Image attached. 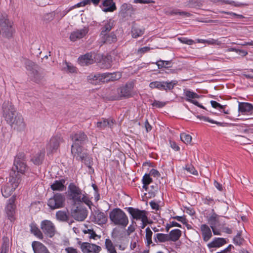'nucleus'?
Masks as SVG:
<instances>
[{"label": "nucleus", "mask_w": 253, "mask_h": 253, "mask_svg": "<svg viewBox=\"0 0 253 253\" xmlns=\"http://www.w3.org/2000/svg\"><path fill=\"white\" fill-rule=\"evenodd\" d=\"M20 177L13 170L10 173L8 182L1 188V193L3 197L6 198L10 196L13 192L18 187L20 182Z\"/></svg>", "instance_id": "f257e3e1"}, {"label": "nucleus", "mask_w": 253, "mask_h": 253, "mask_svg": "<svg viewBox=\"0 0 253 253\" xmlns=\"http://www.w3.org/2000/svg\"><path fill=\"white\" fill-rule=\"evenodd\" d=\"M69 196L75 204H78L84 202L87 205L90 203L88 198L82 193L80 188L73 184H70L68 187Z\"/></svg>", "instance_id": "f03ea898"}, {"label": "nucleus", "mask_w": 253, "mask_h": 253, "mask_svg": "<svg viewBox=\"0 0 253 253\" xmlns=\"http://www.w3.org/2000/svg\"><path fill=\"white\" fill-rule=\"evenodd\" d=\"M109 218L114 225L125 227L126 226V213L119 208L112 210L109 213Z\"/></svg>", "instance_id": "7ed1b4c3"}, {"label": "nucleus", "mask_w": 253, "mask_h": 253, "mask_svg": "<svg viewBox=\"0 0 253 253\" xmlns=\"http://www.w3.org/2000/svg\"><path fill=\"white\" fill-rule=\"evenodd\" d=\"M13 24V22L8 18L7 15H0V34L1 33L3 36L7 38L11 37L15 32Z\"/></svg>", "instance_id": "20e7f679"}, {"label": "nucleus", "mask_w": 253, "mask_h": 253, "mask_svg": "<svg viewBox=\"0 0 253 253\" xmlns=\"http://www.w3.org/2000/svg\"><path fill=\"white\" fill-rule=\"evenodd\" d=\"M28 169L26 164L25 155L23 153H18L14 161L13 170L15 171L21 177L20 174H24Z\"/></svg>", "instance_id": "39448f33"}, {"label": "nucleus", "mask_w": 253, "mask_h": 253, "mask_svg": "<svg viewBox=\"0 0 253 253\" xmlns=\"http://www.w3.org/2000/svg\"><path fill=\"white\" fill-rule=\"evenodd\" d=\"M64 202V196L61 194L57 193L48 200L47 205L51 209L54 210L63 207Z\"/></svg>", "instance_id": "423d86ee"}, {"label": "nucleus", "mask_w": 253, "mask_h": 253, "mask_svg": "<svg viewBox=\"0 0 253 253\" xmlns=\"http://www.w3.org/2000/svg\"><path fill=\"white\" fill-rule=\"evenodd\" d=\"M62 142L63 139L60 134H56L52 136L47 144V154L52 153L56 151Z\"/></svg>", "instance_id": "0eeeda50"}, {"label": "nucleus", "mask_w": 253, "mask_h": 253, "mask_svg": "<svg viewBox=\"0 0 253 253\" xmlns=\"http://www.w3.org/2000/svg\"><path fill=\"white\" fill-rule=\"evenodd\" d=\"M98 57H100L99 55L94 53H88L79 57L78 62L81 65L85 66L98 62Z\"/></svg>", "instance_id": "6e6552de"}, {"label": "nucleus", "mask_w": 253, "mask_h": 253, "mask_svg": "<svg viewBox=\"0 0 253 253\" xmlns=\"http://www.w3.org/2000/svg\"><path fill=\"white\" fill-rule=\"evenodd\" d=\"M71 153L76 159L85 161L87 154L84 152L82 147L77 143H73L71 147Z\"/></svg>", "instance_id": "1a4fd4ad"}, {"label": "nucleus", "mask_w": 253, "mask_h": 253, "mask_svg": "<svg viewBox=\"0 0 253 253\" xmlns=\"http://www.w3.org/2000/svg\"><path fill=\"white\" fill-rule=\"evenodd\" d=\"M42 231L49 237H52L55 231V228L53 223L50 220H44L41 223Z\"/></svg>", "instance_id": "9d476101"}, {"label": "nucleus", "mask_w": 253, "mask_h": 253, "mask_svg": "<svg viewBox=\"0 0 253 253\" xmlns=\"http://www.w3.org/2000/svg\"><path fill=\"white\" fill-rule=\"evenodd\" d=\"M247 112H223V116L231 120H246L250 119L246 116Z\"/></svg>", "instance_id": "9b49d317"}, {"label": "nucleus", "mask_w": 253, "mask_h": 253, "mask_svg": "<svg viewBox=\"0 0 253 253\" xmlns=\"http://www.w3.org/2000/svg\"><path fill=\"white\" fill-rule=\"evenodd\" d=\"M79 244L83 253H99L101 250V248L95 244L87 242H79Z\"/></svg>", "instance_id": "f8f14e48"}, {"label": "nucleus", "mask_w": 253, "mask_h": 253, "mask_svg": "<svg viewBox=\"0 0 253 253\" xmlns=\"http://www.w3.org/2000/svg\"><path fill=\"white\" fill-rule=\"evenodd\" d=\"M184 95L186 98V101L198 106L201 109H206V108L203 105H201L196 100L197 99H198L201 97L200 95L188 89H185L184 90Z\"/></svg>", "instance_id": "ddd939ff"}, {"label": "nucleus", "mask_w": 253, "mask_h": 253, "mask_svg": "<svg viewBox=\"0 0 253 253\" xmlns=\"http://www.w3.org/2000/svg\"><path fill=\"white\" fill-rule=\"evenodd\" d=\"M176 82L172 81L170 82H154L150 84L149 86L152 88H157L160 90H170L173 88Z\"/></svg>", "instance_id": "4468645a"}, {"label": "nucleus", "mask_w": 253, "mask_h": 253, "mask_svg": "<svg viewBox=\"0 0 253 253\" xmlns=\"http://www.w3.org/2000/svg\"><path fill=\"white\" fill-rule=\"evenodd\" d=\"M127 211L131 215L133 219L136 220H144L147 219V212L145 211L139 210L133 208H127Z\"/></svg>", "instance_id": "2eb2a0df"}, {"label": "nucleus", "mask_w": 253, "mask_h": 253, "mask_svg": "<svg viewBox=\"0 0 253 253\" xmlns=\"http://www.w3.org/2000/svg\"><path fill=\"white\" fill-rule=\"evenodd\" d=\"M15 201V196H13L8 201V203L5 207V212L8 218L12 221L13 220V216L15 213V206L14 202Z\"/></svg>", "instance_id": "dca6fc26"}, {"label": "nucleus", "mask_w": 253, "mask_h": 253, "mask_svg": "<svg viewBox=\"0 0 253 253\" xmlns=\"http://www.w3.org/2000/svg\"><path fill=\"white\" fill-rule=\"evenodd\" d=\"M72 216L77 220L83 221L87 216L86 210L83 208L77 207L72 212Z\"/></svg>", "instance_id": "f3484780"}, {"label": "nucleus", "mask_w": 253, "mask_h": 253, "mask_svg": "<svg viewBox=\"0 0 253 253\" xmlns=\"http://www.w3.org/2000/svg\"><path fill=\"white\" fill-rule=\"evenodd\" d=\"M88 32V28L84 27L78 29L71 33L70 39L71 41L75 42L78 40L84 38Z\"/></svg>", "instance_id": "a211bd4d"}, {"label": "nucleus", "mask_w": 253, "mask_h": 253, "mask_svg": "<svg viewBox=\"0 0 253 253\" xmlns=\"http://www.w3.org/2000/svg\"><path fill=\"white\" fill-rule=\"evenodd\" d=\"M103 83L114 82L120 79L122 77V73L120 72L114 73H105L102 74Z\"/></svg>", "instance_id": "6ab92c4d"}, {"label": "nucleus", "mask_w": 253, "mask_h": 253, "mask_svg": "<svg viewBox=\"0 0 253 253\" xmlns=\"http://www.w3.org/2000/svg\"><path fill=\"white\" fill-rule=\"evenodd\" d=\"M100 7L101 8L102 10L105 12H112L117 8L113 0H104Z\"/></svg>", "instance_id": "aec40b11"}, {"label": "nucleus", "mask_w": 253, "mask_h": 253, "mask_svg": "<svg viewBox=\"0 0 253 253\" xmlns=\"http://www.w3.org/2000/svg\"><path fill=\"white\" fill-rule=\"evenodd\" d=\"M115 24V21L112 19L109 18L104 20L102 22V27L100 33V35L104 36L105 33H108Z\"/></svg>", "instance_id": "412c9836"}, {"label": "nucleus", "mask_w": 253, "mask_h": 253, "mask_svg": "<svg viewBox=\"0 0 253 253\" xmlns=\"http://www.w3.org/2000/svg\"><path fill=\"white\" fill-rule=\"evenodd\" d=\"M32 247L34 253H50L47 248L40 242H33Z\"/></svg>", "instance_id": "4be33fe9"}, {"label": "nucleus", "mask_w": 253, "mask_h": 253, "mask_svg": "<svg viewBox=\"0 0 253 253\" xmlns=\"http://www.w3.org/2000/svg\"><path fill=\"white\" fill-rule=\"evenodd\" d=\"M11 126L14 129L19 132L23 131L26 127L23 118L21 116H17V119Z\"/></svg>", "instance_id": "5701e85b"}, {"label": "nucleus", "mask_w": 253, "mask_h": 253, "mask_svg": "<svg viewBox=\"0 0 253 253\" xmlns=\"http://www.w3.org/2000/svg\"><path fill=\"white\" fill-rule=\"evenodd\" d=\"M70 137L73 143H77L79 145H80L86 140L87 136L84 132L80 131L72 134Z\"/></svg>", "instance_id": "b1692460"}, {"label": "nucleus", "mask_w": 253, "mask_h": 253, "mask_svg": "<svg viewBox=\"0 0 253 253\" xmlns=\"http://www.w3.org/2000/svg\"><path fill=\"white\" fill-rule=\"evenodd\" d=\"M145 29L135 23H133L131 30V36L133 38L141 37L144 33Z\"/></svg>", "instance_id": "393cba45"}, {"label": "nucleus", "mask_w": 253, "mask_h": 253, "mask_svg": "<svg viewBox=\"0 0 253 253\" xmlns=\"http://www.w3.org/2000/svg\"><path fill=\"white\" fill-rule=\"evenodd\" d=\"M201 230L204 241H208L212 236L210 228L206 224H202L201 226Z\"/></svg>", "instance_id": "a878e982"}, {"label": "nucleus", "mask_w": 253, "mask_h": 253, "mask_svg": "<svg viewBox=\"0 0 253 253\" xmlns=\"http://www.w3.org/2000/svg\"><path fill=\"white\" fill-rule=\"evenodd\" d=\"M212 212L208 218V221L210 225L211 228L216 227L219 224V216L216 214L213 210H212Z\"/></svg>", "instance_id": "bb28decb"}, {"label": "nucleus", "mask_w": 253, "mask_h": 253, "mask_svg": "<svg viewBox=\"0 0 253 253\" xmlns=\"http://www.w3.org/2000/svg\"><path fill=\"white\" fill-rule=\"evenodd\" d=\"M65 182V180L63 179L55 180L53 184L50 185V188L53 191H62L65 188L64 185Z\"/></svg>", "instance_id": "cd10ccee"}, {"label": "nucleus", "mask_w": 253, "mask_h": 253, "mask_svg": "<svg viewBox=\"0 0 253 253\" xmlns=\"http://www.w3.org/2000/svg\"><path fill=\"white\" fill-rule=\"evenodd\" d=\"M226 243L225 239L215 238L211 242L208 244L209 248H219Z\"/></svg>", "instance_id": "c85d7f7f"}, {"label": "nucleus", "mask_w": 253, "mask_h": 253, "mask_svg": "<svg viewBox=\"0 0 253 253\" xmlns=\"http://www.w3.org/2000/svg\"><path fill=\"white\" fill-rule=\"evenodd\" d=\"M100 36L101 40L103 43H111L116 42L117 40L116 36L113 32L109 34L105 33L104 36L103 35H100Z\"/></svg>", "instance_id": "c756f323"}, {"label": "nucleus", "mask_w": 253, "mask_h": 253, "mask_svg": "<svg viewBox=\"0 0 253 253\" xmlns=\"http://www.w3.org/2000/svg\"><path fill=\"white\" fill-rule=\"evenodd\" d=\"M16 112H4L3 114L6 121L11 125L17 119V116H20Z\"/></svg>", "instance_id": "7c9ffc66"}, {"label": "nucleus", "mask_w": 253, "mask_h": 253, "mask_svg": "<svg viewBox=\"0 0 253 253\" xmlns=\"http://www.w3.org/2000/svg\"><path fill=\"white\" fill-rule=\"evenodd\" d=\"M181 231L178 229L172 230L168 234L169 241L176 242L181 236Z\"/></svg>", "instance_id": "2f4dec72"}, {"label": "nucleus", "mask_w": 253, "mask_h": 253, "mask_svg": "<svg viewBox=\"0 0 253 253\" xmlns=\"http://www.w3.org/2000/svg\"><path fill=\"white\" fill-rule=\"evenodd\" d=\"M95 221L98 224H105L107 221V217L103 212H97L94 215Z\"/></svg>", "instance_id": "473e14b6"}, {"label": "nucleus", "mask_w": 253, "mask_h": 253, "mask_svg": "<svg viewBox=\"0 0 253 253\" xmlns=\"http://www.w3.org/2000/svg\"><path fill=\"white\" fill-rule=\"evenodd\" d=\"M102 74H96V75H90L87 77V80L89 83L92 84H97L101 82L103 83Z\"/></svg>", "instance_id": "72a5a7b5"}, {"label": "nucleus", "mask_w": 253, "mask_h": 253, "mask_svg": "<svg viewBox=\"0 0 253 253\" xmlns=\"http://www.w3.org/2000/svg\"><path fill=\"white\" fill-rule=\"evenodd\" d=\"M154 240L157 244L169 241L168 234L163 233L156 234L154 235Z\"/></svg>", "instance_id": "f704fd0d"}, {"label": "nucleus", "mask_w": 253, "mask_h": 253, "mask_svg": "<svg viewBox=\"0 0 253 253\" xmlns=\"http://www.w3.org/2000/svg\"><path fill=\"white\" fill-rule=\"evenodd\" d=\"M145 243L147 246H149L152 244L153 246H155V244H153L152 237L153 232L149 227H147L145 229Z\"/></svg>", "instance_id": "c9c22d12"}, {"label": "nucleus", "mask_w": 253, "mask_h": 253, "mask_svg": "<svg viewBox=\"0 0 253 253\" xmlns=\"http://www.w3.org/2000/svg\"><path fill=\"white\" fill-rule=\"evenodd\" d=\"M168 15H180L182 17H189L191 14L188 12H184L180 10L179 9H173L172 10L168 11L166 12Z\"/></svg>", "instance_id": "e433bc0d"}, {"label": "nucleus", "mask_w": 253, "mask_h": 253, "mask_svg": "<svg viewBox=\"0 0 253 253\" xmlns=\"http://www.w3.org/2000/svg\"><path fill=\"white\" fill-rule=\"evenodd\" d=\"M44 151H41L38 153H37L35 156L32 159V161L33 162V163L35 165H39L40 164L44 158Z\"/></svg>", "instance_id": "4c0bfd02"}, {"label": "nucleus", "mask_w": 253, "mask_h": 253, "mask_svg": "<svg viewBox=\"0 0 253 253\" xmlns=\"http://www.w3.org/2000/svg\"><path fill=\"white\" fill-rule=\"evenodd\" d=\"M114 124L112 119L104 120L103 121L98 122L97 123V126L101 129H104L106 126L112 127Z\"/></svg>", "instance_id": "58836bf2"}, {"label": "nucleus", "mask_w": 253, "mask_h": 253, "mask_svg": "<svg viewBox=\"0 0 253 253\" xmlns=\"http://www.w3.org/2000/svg\"><path fill=\"white\" fill-rule=\"evenodd\" d=\"M9 248V240L7 237H3L0 253H8Z\"/></svg>", "instance_id": "ea45409f"}, {"label": "nucleus", "mask_w": 253, "mask_h": 253, "mask_svg": "<svg viewBox=\"0 0 253 253\" xmlns=\"http://www.w3.org/2000/svg\"><path fill=\"white\" fill-rule=\"evenodd\" d=\"M253 110V105L249 103L239 102L238 111H252Z\"/></svg>", "instance_id": "a19ab883"}, {"label": "nucleus", "mask_w": 253, "mask_h": 253, "mask_svg": "<svg viewBox=\"0 0 253 253\" xmlns=\"http://www.w3.org/2000/svg\"><path fill=\"white\" fill-rule=\"evenodd\" d=\"M105 244L108 253H117L115 247L110 239H106Z\"/></svg>", "instance_id": "79ce46f5"}, {"label": "nucleus", "mask_w": 253, "mask_h": 253, "mask_svg": "<svg viewBox=\"0 0 253 253\" xmlns=\"http://www.w3.org/2000/svg\"><path fill=\"white\" fill-rule=\"evenodd\" d=\"M191 113L194 115L196 118L199 119L200 121H203L204 122H209L210 123H212V124H215L217 125H220V123L219 122H218L217 121H215L213 120L210 119L209 118L206 117L205 116H204L203 115H198L197 113H196L195 112H191Z\"/></svg>", "instance_id": "37998d69"}, {"label": "nucleus", "mask_w": 253, "mask_h": 253, "mask_svg": "<svg viewBox=\"0 0 253 253\" xmlns=\"http://www.w3.org/2000/svg\"><path fill=\"white\" fill-rule=\"evenodd\" d=\"M63 70L67 72L74 73L76 72V68L70 63L65 62L63 63Z\"/></svg>", "instance_id": "c03bdc74"}, {"label": "nucleus", "mask_w": 253, "mask_h": 253, "mask_svg": "<svg viewBox=\"0 0 253 253\" xmlns=\"http://www.w3.org/2000/svg\"><path fill=\"white\" fill-rule=\"evenodd\" d=\"M56 216L58 220L65 221L68 219V215L64 211H59L56 213Z\"/></svg>", "instance_id": "a18cd8bd"}, {"label": "nucleus", "mask_w": 253, "mask_h": 253, "mask_svg": "<svg viewBox=\"0 0 253 253\" xmlns=\"http://www.w3.org/2000/svg\"><path fill=\"white\" fill-rule=\"evenodd\" d=\"M87 4H89L88 0H83L81 2L77 3L76 4L74 5L72 7H70L69 9L66 10L64 14H66L69 11H70L71 10L73 9V8H75L77 7H83Z\"/></svg>", "instance_id": "49530a36"}, {"label": "nucleus", "mask_w": 253, "mask_h": 253, "mask_svg": "<svg viewBox=\"0 0 253 253\" xmlns=\"http://www.w3.org/2000/svg\"><path fill=\"white\" fill-rule=\"evenodd\" d=\"M142 183L143 184V188L146 189L148 185L152 182V178L149 174H145L142 178Z\"/></svg>", "instance_id": "de8ad7c7"}, {"label": "nucleus", "mask_w": 253, "mask_h": 253, "mask_svg": "<svg viewBox=\"0 0 253 253\" xmlns=\"http://www.w3.org/2000/svg\"><path fill=\"white\" fill-rule=\"evenodd\" d=\"M118 95L116 97V99H121L123 97L126 96V85L121 87L118 89Z\"/></svg>", "instance_id": "09e8293b"}, {"label": "nucleus", "mask_w": 253, "mask_h": 253, "mask_svg": "<svg viewBox=\"0 0 253 253\" xmlns=\"http://www.w3.org/2000/svg\"><path fill=\"white\" fill-rule=\"evenodd\" d=\"M180 139L184 143L186 144H190L192 141V137L189 134H186L185 133H181L180 134Z\"/></svg>", "instance_id": "8fccbe9b"}, {"label": "nucleus", "mask_w": 253, "mask_h": 253, "mask_svg": "<svg viewBox=\"0 0 253 253\" xmlns=\"http://www.w3.org/2000/svg\"><path fill=\"white\" fill-rule=\"evenodd\" d=\"M101 67L108 69L111 66V61L109 57H105L101 61Z\"/></svg>", "instance_id": "3c124183"}, {"label": "nucleus", "mask_w": 253, "mask_h": 253, "mask_svg": "<svg viewBox=\"0 0 253 253\" xmlns=\"http://www.w3.org/2000/svg\"><path fill=\"white\" fill-rule=\"evenodd\" d=\"M178 40L181 43L188 45H192L195 43V42L192 39H189L185 37L178 38Z\"/></svg>", "instance_id": "603ef678"}, {"label": "nucleus", "mask_w": 253, "mask_h": 253, "mask_svg": "<svg viewBox=\"0 0 253 253\" xmlns=\"http://www.w3.org/2000/svg\"><path fill=\"white\" fill-rule=\"evenodd\" d=\"M244 239L241 237V233H238L236 237L233 239L234 243L238 246L242 244Z\"/></svg>", "instance_id": "864d4df0"}, {"label": "nucleus", "mask_w": 253, "mask_h": 253, "mask_svg": "<svg viewBox=\"0 0 253 253\" xmlns=\"http://www.w3.org/2000/svg\"><path fill=\"white\" fill-rule=\"evenodd\" d=\"M211 104L212 107L215 109L217 110H224L225 106L221 105L218 102L215 101H211Z\"/></svg>", "instance_id": "5fc2aeb1"}, {"label": "nucleus", "mask_w": 253, "mask_h": 253, "mask_svg": "<svg viewBox=\"0 0 253 253\" xmlns=\"http://www.w3.org/2000/svg\"><path fill=\"white\" fill-rule=\"evenodd\" d=\"M32 232L39 239H42L43 235L41 231L37 228H33L31 229Z\"/></svg>", "instance_id": "6e6d98bb"}, {"label": "nucleus", "mask_w": 253, "mask_h": 253, "mask_svg": "<svg viewBox=\"0 0 253 253\" xmlns=\"http://www.w3.org/2000/svg\"><path fill=\"white\" fill-rule=\"evenodd\" d=\"M185 169L190 173L197 175L198 172L192 166H186Z\"/></svg>", "instance_id": "4d7b16f0"}, {"label": "nucleus", "mask_w": 253, "mask_h": 253, "mask_svg": "<svg viewBox=\"0 0 253 253\" xmlns=\"http://www.w3.org/2000/svg\"><path fill=\"white\" fill-rule=\"evenodd\" d=\"M157 64L159 68H167L168 67L169 63V61H160L157 63Z\"/></svg>", "instance_id": "13d9d810"}, {"label": "nucleus", "mask_w": 253, "mask_h": 253, "mask_svg": "<svg viewBox=\"0 0 253 253\" xmlns=\"http://www.w3.org/2000/svg\"><path fill=\"white\" fill-rule=\"evenodd\" d=\"M206 43L212 45H220L222 43L221 42L213 39L207 40Z\"/></svg>", "instance_id": "bf43d9fd"}, {"label": "nucleus", "mask_w": 253, "mask_h": 253, "mask_svg": "<svg viewBox=\"0 0 253 253\" xmlns=\"http://www.w3.org/2000/svg\"><path fill=\"white\" fill-rule=\"evenodd\" d=\"M134 3H141V4H148L150 3H155V1L153 0H134L133 1Z\"/></svg>", "instance_id": "052dcab7"}, {"label": "nucleus", "mask_w": 253, "mask_h": 253, "mask_svg": "<svg viewBox=\"0 0 253 253\" xmlns=\"http://www.w3.org/2000/svg\"><path fill=\"white\" fill-rule=\"evenodd\" d=\"M166 103L163 102H160L159 101H155L153 103L152 105L153 107H155L157 108H161L165 105Z\"/></svg>", "instance_id": "680f3d73"}, {"label": "nucleus", "mask_w": 253, "mask_h": 253, "mask_svg": "<svg viewBox=\"0 0 253 253\" xmlns=\"http://www.w3.org/2000/svg\"><path fill=\"white\" fill-rule=\"evenodd\" d=\"M149 174L155 177H159L160 175L159 172L155 169H152L150 171Z\"/></svg>", "instance_id": "e2e57ef3"}, {"label": "nucleus", "mask_w": 253, "mask_h": 253, "mask_svg": "<svg viewBox=\"0 0 253 253\" xmlns=\"http://www.w3.org/2000/svg\"><path fill=\"white\" fill-rule=\"evenodd\" d=\"M65 250L66 253H78L77 250L73 247H67Z\"/></svg>", "instance_id": "0e129e2a"}, {"label": "nucleus", "mask_w": 253, "mask_h": 253, "mask_svg": "<svg viewBox=\"0 0 253 253\" xmlns=\"http://www.w3.org/2000/svg\"><path fill=\"white\" fill-rule=\"evenodd\" d=\"M150 205L152 209L155 210H158L159 209V205L158 204L154 201H151L150 202Z\"/></svg>", "instance_id": "69168bd1"}, {"label": "nucleus", "mask_w": 253, "mask_h": 253, "mask_svg": "<svg viewBox=\"0 0 253 253\" xmlns=\"http://www.w3.org/2000/svg\"><path fill=\"white\" fill-rule=\"evenodd\" d=\"M150 47L148 46H145L142 48H140L138 49V52L140 53H144L146 52H148L150 50Z\"/></svg>", "instance_id": "338daca9"}, {"label": "nucleus", "mask_w": 253, "mask_h": 253, "mask_svg": "<svg viewBox=\"0 0 253 253\" xmlns=\"http://www.w3.org/2000/svg\"><path fill=\"white\" fill-rule=\"evenodd\" d=\"M173 218L176 219L177 221L182 222V223H186V218L184 216H175L173 217Z\"/></svg>", "instance_id": "774afa93"}]
</instances>
